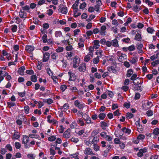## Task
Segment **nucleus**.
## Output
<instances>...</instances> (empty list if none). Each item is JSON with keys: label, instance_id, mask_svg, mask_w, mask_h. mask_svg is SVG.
Instances as JSON below:
<instances>
[{"label": "nucleus", "instance_id": "obj_11", "mask_svg": "<svg viewBox=\"0 0 159 159\" xmlns=\"http://www.w3.org/2000/svg\"><path fill=\"white\" fill-rule=\"evenodd\" d=\"M112 45L114 47L119 46L118 42L116 39H115L111 41Z\"/></svg>", "mask_w": 159, "mask_h": 159}, {"label": "nucleus", "instance_id": "obj_50", "mask_svg": "<svg viewBox=\"0 0 159 159\" xmlns=\"http://www.w3.org/2000/svg\"><path fill=\"white\" fill-rule=\"evenodd\" d=\"M58 57V55L56 53H53L51 55V58L53 60H56Z\"/></svg>", "mask_w": 159, "mask_h": 159}, {"label": "nucleus", "instance_id": "obj_26", "mask_svg": "<svg viewBox=\"0 0 159 159\" xmlns=\"http://www.w3.org/2000/svg\"><path fill=\"white\" fill-rule=\"evenodd\" d=\"M137 58L136 57H134L133 58L132 60H129L130 62L132 64H134L136 63L137 61Z\"/></svg>", "mask_w": 159, "mask_h": 159}, {"label": "nucleus", "instance_id": "obj_59", "mask_svg": "<svg viewBox=\"0 0 159 159\" xmlns=\"http://www.w3.org/2000/svg\"><path fill=\"white\" fill-rule=\"evenodd\" d=\"M140 95L139 93H136L135 97H134V99L135 100H138L140 98Z\"/></svg>", "mask_w": 159, "mask_h": 159}, {"label": "nucleus", "instance_id": "obj_3", "mask_svg": "<svg viewBox=\"0 0 159 159\" xmlns=\"http://www.w3.org/2000/svg\"><path fill=\"white\" fill-rule=\"evenodd\" d=\"M68 74L70 76L69 80L74 81L76 80V77L74 73L70 71L68 72Z\"/></svg>", "mask_w": 159, "mask_h": 159}, {"label": "nucleus", "instance_id": "obj_36", "mask_svg": "<svg viewBox=\"0 0 159 159\" xmlns=\"http://www.w3.org/2000/svg\"><path fill=\"white\" fill-rule=\"evenodd\" d=\"M46 101H43L44 102H46L48 104L50 105L53 102V100L51 98H48L47 99Z\"/></svg>", "mask_w": 159, "mask_h": 159}, {"label": "nucleus", "instance_id": "obj_21", "mask_svg": "<svg viewBox=\"0 0 159 159\" xmlns=\"http://www.w3.org/2000/svg\"><path fill=\"white\" fill-rule=\"evenodd\" d=\"M62 35V33L60 31H56L55 33V36L57 38L60 37V36H61Z\"/></svg>", "mask_w": 159, "mask_h": 159}, {"label": "nucleus", "instance_id": "obj_39", "mask_svg": "<svg viewBox=\"0 0 159 159\" xmlns=\"http://www.w3.org/2000/svg\"><path fill=\"white\" fill-rule=\"evenodd\" d=\"M139 78H137V75L136 74H134L131 77L130 79L132 80H134L137 79H139Z\"/></svg>", "mask_w": 159, "mask_h": 159}, {"label": "nucleus", "instance_id": "obj_28", "mask_svg": "<svg viewBox=\"0 0 159 159\" xmlns=\"http://www.w3.org/2000/svg\"><path fill=\"white\" fill-rule=\"evenodd\" d=\"M77 122L81 126H84V123L81 118H80L77 121Z\"/></svg>", "mask_w": 159, "mask_h": 159}, {"label": "nucleus", "instance_id": "obj_19", "mask_svg": "<svg viewBox=\"0 0 159 159\" xmlns=\"http://www.w3.org/2000/svg\"><path fill=\"white\" fill-rule=\"evenodd\" d=\"M31 81L34 82H35L37 81V77L36 75H33L30 77Z\"/></svg>", "mask_w": 159, "mask_h": 159}, {"label": "nucleus", "instance_id": "obj_23", "mask_svg": "<svg viewBox=\"0 0 159 159\" xmlns=\"http://www.w3.org/2000/svg\"><path fill=\"white\" fill-rule=\"evenodd\" d=\"M134 90L137 91L139 90L140 92L142 91V89L140 86L137 85L135 87H134Z\"/></svg>", "mask_w": 159, "mask_h": 159}, {"label": "nucleus", "instance_id": "obj_29", "mask_svg": "<svg viewBox=\"0 0 159 159\" xmlns=\"http://www.w3.org/2000/svg\"><path fill=\"white\" fill-rule=\"evenodd\" d=\"M99 61V56H97L96 57L94 58L93 59V62L94 64H98Z\"/></svg>", "mask_w": 159, "mask_h": 159}, {"label": "nucleus", "instance_id": "obj_38", "mask_svg": "<svg viewBox=\"0 0 159 159\" xmlns=\"http://www.w3.org/2000/svg\"><path fill=\"white\" fill-rule=\"evenodd\" d=\"M24 109L25 110V112L26 114L29 113V111L30 110V108L29 106L26 105L24 107Z\"/></svg>", "mask_w": 159, "mask_h": 159}, {"label": "nucleus", "instance_id": "obj_42", "mask_svg": "<svg viewBox=\"0 0 159 159\" xmlns=\"http://www.w3.org/2000/svg\"><path fill=\"white\" fill-rule=\"evenodd\" d=\"M7 105L9 106L10 108H11L12 107H14L16 106V104L15 102H7Z\"/></svg>", "mask_w": 159, "mask_h": 159}, {"label": "nucleus", "instance_id": "obj_31", "mask_svg": "<svg viewBox=\"0 0 159 159\" xmlns=\"http://www.w3.org/2000/svg\"><path fill=\"white\" fill-rule=\"evenodd\" d=\"M67 86L66 84H63L61 86L60 89L63 92L67 89Z\"/></svg>", "mask_w": 159, "mask_h": 159}, {"label": "nucleus", "instance_id": "obj_15", "mask_svg": "<svg viewBox=\"0 0 159 159\" xmlns=\"http://www.w3.org/2000/svg\"><path fill=\"white\" fill-rule=\"evenodd\" d=\"M70 132L66 131L63 133V137L65 138L68 139L70 137Z\"/></svg>", "mask_w": 159, "mask_h": 159}, {"label": "nucleus", "instance_id": "obj_35", "mask_svg": "<svg viewBox=\"0 0 159 159\" xmlns=\"http://www.w3.org/2000/svg\"><path fill=\"white\" fill-rule=\"evenodd\" d=\"M70 141L72 142L76 143L79 141V139L78 138L72 137L70 139Z\"/></svg>", "mask_w": 159, "mask_h": 159}, {"label": "nucleus", "instance_id": "obj_62", "mask_svg": "<svg viewBox=\"0 0 159 159\" xmlns=\"http://www.w3.org/2000/svg\"><path fill=\"white\" fill-rule=\"evenodd\" d=\"M49 25L48 23H45L43 25V29H47L49 28Z\"/></svg>", "mask_w": 159, "mask_h": 159}, {"label": "nucleus", "instance_id": "obj_24", "mask_svg": "<svg viewBox=\"0 0 159 159\" xmlns=\"http://www.w3.org/2000/svg\"><path fill=\"white\" fill-rule=\"evenodd\" d=\"M35 156L34 154L31 153L27 155V157L29 159H34Z\"/></svg>", "mask_w": 159, "mask_h": 159}, {"label": "nucleus", "instance_id": "obj_64", "mask_svg": "<svg viewBox=\"0 0 159 159\" xmlns=\"http://www.w3.org/2000/svg\"><path fill=\"white\" fill-rule=\"evenodd\" d=\"M70 26L72 28L75 29L77 27V24L76 22L73 23L71 24Z\"/></svg>", "mask_w": 159, "mask_h": 159}, {"label": "nucleus", "instance_id": "obj_33", "mask_svg": "<svg viewBox=\"0 0 159 159\" xmlns=\"http://www.w3.org/2000/svg\"><path fill=\"white\" fill-rule=\"evenodd\" d=\"M47 35L44 34L42 37L43 42V43H46L47 42Z\"/></svg>", "mask_w": 159, "mask_h": 159}, {"label": "nucleus", "instance_id": "obj_6", "mask_svg": "<svg viewBox=\"0 0 159 159\" xmlns=\"http://www.w3.org/2000/svg\"><path fill=\"white\" fill-rule=\"evenodd\" d=\"M107 70L110 73L112 72L113 73L116 74L118 73V70H116L115 67L113 66L108 67L107 68Z\"/></svg>", "mask_w": 159, "mask_h": 159}, {"label": "nucleus", "instance_id": "obj_2", "mask_svg": "<svg viewBox=\"0 0 159 159\" xmlns=\"http://www.w3.org/2000/svg\"><path fill=\"white\" fill-rule=\"evenodd\" d=\"M80 60L79 57L76 56L73 59V66L74 68H75L78 67L77 64H79V62L78 63V62L80 61Z\"/></svg>", "mask_w": 159, "mask_h": 159}, {"label": "nucleus", "instance_id": "obj_57", "mask_svg": "<svg viewBox=\"0 0 159 159\" xmlns=\"http://www.w3.org/2000/svg\"><path fill=\"white\" fill-rule=\"evenodd\" d=\"M87 4L85 2L82 3L80 6V9H83L86 6Z\"/></svg>", "mask_w": 159, "mask_h": 159}, {"label": "nucleus", "instance_id": "obj_46", "mask_svg": "<svg viewBox=\"0 0 159 159\" xmlns=\"http://www.w3.org/2000/svg\"><path fill=\"white\" fill-rule=\"evenodd\" d=\"M113 57L112 56H105V57L107 59V60L108 61H113V58L112 57Z\"/></svg>", "mask_w": 159, "mask_h": 159}, {"label": "nucleus", "instance_id": "obj_45", "mask_svg": "<svg viewBox=\"0 0 159 159\" xmlns=\"http://www.w3.org/2000/svg\"><path fill=\"white\" fill-rule=\"evenodd\" d=\"M64 48L63 47H58L56 49V51L57 52H62L63 51Z\"/></svg>", "mask_w": 159, "mask_h": 159}, {"label": "nucleus", "instance_id": "obj_32", "mask_svg": "<svg viewBox=\"0 0 159 159\" xmlns=\"http://www.w3.org/2000/svg\"><path fill=\"white\" fill-rule=\"evenodd\" d=\"M135 47L134 45H132L128 47V50L129 51H133L135 49Z\"/></svg>", "mask_w": 159, "mask_h": 159}, {"label": "nucleus", "instance_id": "obj_52", "mask_svg": "<svg viewBox=\"0 0 159 159\" xmlns=\"http://www.w3.org/2000/svg\"><path fill=\"white\" fill-rule=\"evenodd\" d=\"M147 31L148 33L150 34H152L154 31V30L153 28L151 27H148L147 29Z\"/></svg>", "mask_w": 159, "mask_h": 159}, {"label": "nucleus", "instance_id": "obj_48", "mask_svg": "<svg viewBox=\"0 0 159 159\" xmlns=\"http://www.w3.org/2000/svg\"><path fill=\"white\" fill-rule=\"evenodd\" d=\"M26 94V92L25 91L23 92H18V95L21 97H23L25 96Z\"/></svg>", "mask_w": 159, "mask_h": 159}, {"label": "nucleus", "instance_id": "obj_56", "mask_svg": "<svg viewBox=\"0 0 159 159\" xmlns=\"http://www.w3.org/2000/svg\"><path fill=\"white\" fill-rule=\"evenodd\" d=\"M102 51H99L98 50L97 52H96V54L97 55H99V57H101L102 56Z\"/></svg>", "mask_w": 159, "mask_h": 159}, {"label": "nucleus", "instance_id": "obj_49", "mask_svg": "<svg viewBox=\"0 0 159 159\" xmlns=\"http://www.w3.org/2000/svg\"><path fill=\"white\" fill-rule=\"evenodd\" d=\"M59 127L60 128V129H58L59 130V133L60 134H62L63 133L65 128L63 127L62 125H61Z\"/></svg>", "mask_w": 159, "mask_h": 159}, {"label": "nucleus", "instance_id": "obj_44", "mask_svg": "<svg viewBox=\"0 0 159 159\" xmlns=\"http://www.w3.org/2000/svg\"><path fill=\"white\" fill-rule=\"evenodd\" d=\"M146 114L148 116H151L153 114V111L151 110H149L147 111Z\"/></svg>", "mask_w": 159, "mask_h": 159}, {"label": "nucleus", "instance_id": "obj_27", "mask_svg": "<svg viewBox=\"0 0 159 159\" xmlns=\"http://www.w3.org/2000/svg\"><path fill=\"white\" fill-rule=\"evenodd\" d=\"M140 133H142L143 130V128L142 125H140L137 127Z\"/></svg>", "mask_w": 159, "mask_h": 159}, {"label": "nucleus", "instance_id": "obj_1", "mask_svg": "<svg viewBox=\"0 0 159 159\" xmlns=\"http://www.w3.org/2000/svg\"><path fill=\"white\" fill-rule=\"evenodd\" d=\"M82 118L85 120L87 124H89L93 123V122H91V119L90 117L86 113H84L82 116Z\"/></svg>", "mask_w": 159, "mask_h": 159}, {"label": "nucleus", "instance_id": "obj_34", "mask_svg": "<svg viewBox=\"0 0 159 159\" xmlns=\"http://www.w3.org/2000/svg\"><path fill=\"white\" fill-rule=\"evenodd\" d=\"M134 117V115L130 112H128L126 113V117L129 119H131Z\"/></svg>", "mask_w": 159, "mask_h": 159}, {"label": "nucleus", "instance_id": "obj_53", "mask_svg": "<svg viewBox=\"0 0 159 159\" xmlns=\"http://www.w3.org/2000/svg\"><path fill=\"white\" fill-rule=\"evenodd\" d=\"M42 65V62L41 61H39L38 62V65L37 66V69L39 70H41V66Z\"/></svg>", "mask_w": 159, "mask_h": 159}, {"label": "nucleus", "instance_id": "obj_30", "mask_svg": "<svg viewBox=\"0 0 159 159\" xmlns=\"http://www.w3.org/2000/svg\"><path fill=\"white\" fill-rule=\"evenodd\" d=\"M68 87H70L69 89L72 91V92L78 91V89L75 87H71L70 85L68 86Z\"/></svg>", "mask_w": 159, "mask_h": 159}, {"label": "nucleus", "instance_id": "obj_58", "mask_svg": "<svg viewBox=\"0 0 159 159\" xmlns=\"http://www.w3.org/2000/svg\"><path fill=\"white\" fill-rule=\"evenodd\" d=\"M26 72L27 74L33 75L34 73V71L32 70H26Z\"/></svg>", "mask_w": 159, "mask_h": 159}, {"label": "nucleus", "instance_id": "obj_5", "mask_svg": "<svg viewBox=\"0 0 159 159\" xmlns=\"http://www.w3.org/2000/svg\"><path fill=\"white\" fill-rule=\"evenodd\" d=\"M86 69V64L85 63H83L80 65L78 68V70L80 72H84L85 71Z\"/></svg>", "mask_w": 159, "mask_h": 159}, {"label": "nucleus", "instance_id": "obj_4", "mask_svg": "<svg viewBox=\"0 0 159 159\" xmlns=\"http://www.w3.org/2000/svg\"><path fill=\"white\" fill-rule=\"evenodd\" d=\"M84 153L87 155H95V154L93 152L92 149L89 148H87L85 149Z\"/></svg>", "mask_w": 159, "mask_h": 159}, {"label": "nucleus", "instance_id": "obj_60", "mask_svg": "<svg viewBox=\"0 0 159 159\" xmlns=\"http://www.w3.org/2000/svg\"><path fill=\"white\" fill-rule=\"evenodd\" d=\"M90 59V57L88 55H86L84 58V60L85 61L88 62Z\"/></svg>", "mask_w": 159, "mask_h": 159}, {"label": "nucleus", "instance_id": "obj_10", "mask_svg": "<svg viewBox=\"0 0 159 159\" xmlns=\"http://www.w3.org/2000/svg\"><path fill=\"white\" fill-rule=\"evenodd\" d=\"M59 9H60L61 12L62 13L66 14L67 13V8L66 6L61 5Z\"/></svg>", "mask_w": 159, "mask_h": 159}, {"label": "nucleus", "instance_id": "obj_13", "mask_svg": "<svg viewBox=\"0 0 159 159\" xmlns=\"http://www.w3.org/2000/svg\"><path fill=\"white\" fill-rule=\"evenodd\" d=\"M142 37L141 35L139 33H137L136 34L134 38V39L136 40L140 41L141 40Z\"/></svg>", "mask_w": 159, "mask_h": 159}, {"label": "nucleus", "instance_id": "obj_25", "mask_svg": "<svg viewBox=\"0 0 159 159\" xmlns=\"http://www.w3.org/2000/svg\"><path fill=\"white\" fill-rule=\"evenodd\" d=\"M99 133V131L98 130H94L91 133V135L92 137L95 136L97 135Z\"/></svg>", "mask_w": 159, "mask_h": 159}, {"label": "nucleus", "instance_id": "obj_63", "mask_svg": "<svg viewBox=\"0 0 159 159\" xmlns=\"http://www.w3.org/2000/svg\"><path fill=\"white\" fill-rule=\"evenodd\" d=\"M93 146V148L95 151H97L99 150V149L100 148L99 147L98 145H97L96 143H94V144Z\"/></svg>", "mask_w": 159, "mask_h": 159}, {"label": "nucleus", "instance_id": "obj_54", "mask_svg": "<svg viewBox=\"0 0 159 159\" xmlns=\"http://www.w3.org/2000/svg\"><path fill=\"white\" fill-rule=\"evenodd\" d=\"M159 64V60H155L151 63L152 65L153 66H155Z\"/></svg>", "mask_w": 159, "mask_h": 159}, {"label": "nucleus", "instance_id": "obj_55", "mask_svg": "<svg viewBox=\"0 0 159 159\" xmlns=\"http://www.w3.org/2000/svg\"><path fill=\"white\" fill-rule=\"evenodd\" d=\"M7 152L6 149L4 148H2L0 150V153L2 155H4Z\"/></svg>", "mask_w": 159, "mask_h": 159}, {"label": "nucleus", "instance_id": "obj_61", "mask_svg": "<svg viewBox=\"0 0 159 159\" xmlns=\"http://www.w3.org/2000/svg\"><path fill=\"white\" fill-rule=\"evenodd\" d=\"M92 23H91L89 22L87 25L86 26V28L88 30L92 28Z\"/></svg>", "mask_w": 159, "mask_h": 159}, {"label": "nucleus", "instance_id": "obj_41", "mask_svg": "<svg viewBox=\"0 0 159 159\" xmlns=\"http://www.w3.org/2000/svg\"><path fill=\"white\" fill-rule=\"evenodd\" d=\"M15 146L16 149H19L21 147V144L19 142H16L15 143Z\"/></svg>", "mask_w": 159, "mask_h": 159}, {"label": "nucleus", "instance_id": "obj_8", "mask_svg": "<svg viewBox=\"0 0 159 159\" xmlns=\"http://www.w3.org/2000/svg\"><path fill=\"white\" fill-rule=\"evenodd\" d=\"M106 27L105 25H102L101 27V30L99 31V33L100 34L102 35H106Z\"/></svg>", "mask_w": 159, "mask_h": 159}, {"label": "nucleus", "instance_id": "obj_37", "mask_svg": "<svg viewBox=\"0 0 159 159\" xmlns=\"http://www.w3.org/2000/svg\"><path fill=\"white\" fill-rule=\"evenodd\" d=\"M12 27L11 28V31L13 32H15L16 31L17 27L16 25H12Z\"/></svg>", "mask_w": 159, "mask_h": 159}, {"label": "nucleus", "instance_id": "obj_9", "mask_svg": "<svg viewBox=\"0 0 159 159\" xmlns=\"http://www.w3.org/2000/svg\"><path fill=\"white\" fill-rule=\"evenodd\" d=\"M25 49L29 52H32L34 50V47L33 46L27 45L26 46Z\"/></svg>", "mask_w": 159, "mask_h": 159}, {"label": "nucleus", "instance_id": "obj_47", "mask_svg": "<svg viewBox=\"0 0 159 159\" xmlns=\"http://www.w3.org/2000/svg\"><path fill=\"white\" fill-rule=\"evenodd\" d=\"M130 105V102H125L123 104L124 107L127 109H128L129 108Z\"/></svg>", "mask_w": 159, "mask_h": 159}, {"label": "nucleus", "instance_id": "obj_16", "mask_svg": "<svg viewBox=\"0 0 159 159\" xmlns=\"http://www.w3.org/2000/svg\"><path fill=\"white\" fill-rule=\"evenodd\" d=\"M133 73V70L132 69H129L128 70H127V73L126 74V76L128 77H130L131 75Z\"/></svg>", "mask_w": 159, "mask_h": 159}, {"label": "nucleus", "instance_id": "obj_18", "mask_svg": "<svg viewBox=\"0 0 159 159\" xmlns=\"http://www.w3.org/2000/svg\"><path fill=\"white\" fill-rule=\"evenodd\" d=\"M94 45H96L97 48H98L100 47V41L98 40H94L93 41Z\"/></svg>", "mask_w": 159, "mask_h": 159}, {"label": "nucleus", "instance_id": "obj_14", "mask_svg": "<svg viewBox=\"0 0 159 159\" xmlns=\"http://www.w3.org/2000/svg\"><path fill=\"white\" fill-rule=\"evenodd\" d=\"M101 123V127L102 128V129L103 130L106 129L105 127L108 126V125L104 121H102L100 123Z\"/></svg>", "mask_w": 159, "mask_h": 159}, {"label": "nucleus", "instance_id": "obj_51", "mask_svg": "<svg viewBox=\"0 0 159 159\" xmlns=\"http://www.w3.org/2000/svg\"><path fill=\"white\" fill-rule=\"evenodd\" d=\"M56 139V138L55 136H51L48 138V140L52 142L54 141Z\"/></svg>", "mask_w": 159, "mask_h": 159}, {"label": "nucleus", "instance_id": "obj_40", "mask_svg": "<svg viewBox=\"0 0 159 159\" xmlns=\"http://www.w3.org/2000/svg\"><path fill=\"white\" fill-rule=\"evenodd\" d=\"M153 133L155 135H158L159 134V129L158 128L154 129L153 130Z\"/></svg>", "mask_w": 159, "mask_h": 159}, {"label": "nucleus", "instance_id": "obj_20", "mask_svg": "<svg viewBox=\"0 0 159 159\" xmlns=\"http://www.w3.org/2000/svg\"><path fill=\"white\" fill-rule=\"evenodd\" d=\"M13 139H17L19 138L20 137V135L17 132H16L13 135Z\"/></svg>", "mask_w": 159, "mask_h": 159}, {"label": "nucleus", "instance_id": "obj_43", "mask_svg": "<svg viewBox=\"0 0 159 159\" xmlns=\"http://www.w3.org/2000/svg\"><path fill=\"white\" fill-rule=\"evenodd\" d=\"M25 14H26L24 11H21L20 12V16L21 18H25L26 16V15H24Z\"/></svg>", "mask_w": 159, "mask_h": 159}, {"label": "nucleus", "instance_id": "obj_22", "mask_svg": "<svg viewBox=\"0 0 159 159\" xmlns=\"http://www.w3.org/2000/svg\"><path fill=\"white\" fill-rule=\"evenodd\" d=\"M5 148L10 151H12V147L10 144H7L5 146Z\"/></svg>", "mask_w": 159, "mask_h": 159}, {"label": "nucleus", "instance_id": "obj_12", "mask_svg": "<svg viewBox=\"0 0 159 159\" xmlns=\"http://www.w3.org/2000/svg\"><path fill=\"white\" fill-rule=\"evenodd\" d=\"M25 69V67L24 66H22L19 68L18 70V72L19 73L20 75H24V72Z\"/></svg>", "mask_w": 159, "mask_h": 159}, {"label": "nucleus", "instance_id": "obj_17", "mask_svg": "<svg viewBox=\"0 0 159 159\" xmlns=\"http://www.w3.org/2000/svg\"><path fill=\"white\" fill-rule=\"evenodd\" d=\"M106 116V114L105 113H101L98 115L99 118L101 120H103Z\"/></svg>", "mask_w": 159, "mask_h": 159}, {"label": "nucleus", "instance_id": "obj_7", "mask_svg": "<svg viewBox=\"0 0 159 159\" xmlns=\"http://www.w3.org/2000/svg\"><path fill=\"white\" fill-rule=\"evenodd\" d=\"M50 54L48 52H45L43 53V58L42 60L43 62H45L47 61L49 59Z\"/></svg>", "mask_w": 159, "mask_h": 159}]
</instances>
